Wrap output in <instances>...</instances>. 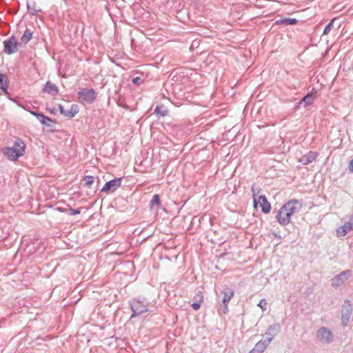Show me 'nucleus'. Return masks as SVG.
<instances>
[{"label":"nucleus","instance_id":"nucleus-1","mask_svg":"<svg viewBox=\"0 0 353 353\" xmlns=\"http://www.w3.org/2000/svg\"><path fill=\"white\" fill-rule=\"evenodd\" d=\"M298 206H301V203L299 200L292 199L288 201L276 212V219L278 222L283 225H288L290 223L292 215L297 210Z\"/></svg>","mask_w":353,"mask_h":353},{"label":"nucleus","instance_id":"nucleus-2","mask_svg":"<svg viewBox=\"0 0 353 353\" xmlns=\"http://www.w3.org/2000/svg\"><path fill=\"white\" fill-rule=\"evenodd\" d=\"M129 305L132 312L130 317V320L148 311L149 303L145 297L137 296L133 298L129 301Z\"/></svg>","mask_w":353,"mask_h":353},{"label":"nucleus","instance_id":"nucleus-3","mask_svg":"<svg viewBox=\"0 0 353 353\" xmlns=\"http://www.w3.org/2000/svg\"><path fill=\"white\" fill-rule=\"evenodd\" d=\"M26 144L21 139L14 141L12 147H6L3 153L9 160L17 161L25 153Z\"/></svg>","mask_w":353,"mask_h":353},{"label":"nucleus","instance_id":"nucleus-4","mask_svg":"<svg viewBox=\"0 0 353 353\" xmlns=\"http://www.w3.org/2000/svg\"><path fill=\"white\" fill-rule=\"evenodd\" d=\"M97 97V92L92 88H81L77 92V98L82 104H92Z\"/></svg>","mask_w":353,"mask_h":353},{"label":"nucleus","instance_id":"nucleus-5","mask_svg":"<svg viewBox=\"0 0 353 353\" xmlns=\"http://www.w3.org/2000/svg\"><path fill=\"white\" fill-rule=\"evenodd\" d=\"M341 325L343 327L347 325L350 321V316L352 313V305L351 301L349 299H346L344 301L341 308Z\"/></svg>","mask_w":353,"mask_h":353},{"label":"nucleus","instance_id":"nucleus-6","mask_svg":"<svg viewBox=\"0 0 353 353\" xmlns=\"http://www.w3.org/2000/svg\"><path fill=\"white\" fill-rule=\"evenodd\" d=\"M41 249L40 244H19V250H21L23 257L29 258Z\"/></svg>","mask_w":353,"mask_h":353},{"label":"nucleus","instance_id":"nucleus-7","mask_svg":"<svg viewBox=\"0 0 353 353\" xmlns=\"http://www.w3.org/2000/svg\"><path fill=\"white\" fill-rule=\"evenodd\" d=\"M281 326L279 323L270 325L265 330V335L267 338L263 340L269 344L273 339L281 332Z\"/></svg>","mask_w":353,"mask_h":353},{"label":"nucleus","instance_id":"nucleus-8","mask_svg":"<svg viewBox=\"0 0 353 353\" xmlns=\"http://www.w3.org/2000/svg\"><path fill=\"white\" fill-rule=\"evenodd\" d=\"M352 271L350 270H347L343 271L340 274L336 275L334 278L331 279L332 285L336 288L340 285H343L345 281H347L350 276Z\"/></svg>","mask_w":353,"mask_h":353},{"label":"nucleus","instance_id":"nucleus-9","mask_svg":"<svg viewBox=\"0 0 353 353\" xmlns=\"http://www.w3.org/2000/svg\"><path fill=\"white\" fill-rule=\"evenodd\" d=\"M316 336L319 340L326 343H330L333 341V334L330 329L326 327H321L316 332Z\"/></svg>","mask_w":353,"mask_h":353},{"label":"nucleus","instance_id":"nucleus-10","mask_svg":"<svg viewBox=\"0 0 353 353\" xmlns=\"http://www.w3.org/2000/svg\"><path fill=\"white\" fill-rule=\"evenodd\" d=\"M123 178L119 177V178H114L105 183L102 189L101 190V192H114L117 190L119 188L121 187V183H122Z\"/></svg>","mask_w":353,"mask_h":353},{"label":"nucleus","instance_id":"nucleus-11","mask_svg":"<svg viewBox=\"0 0 353 353\" xmlns=\"http://www.w3.org/2000/svg\"><path fill=\"white\" fill-rule=\"evenodd\" d=\"M4 52L7 54H11L17 51V41L14 36L10 37L3 41Z\"/></svg>","mask_w":353,"mask_h":353},{"label":"nucleus","instance_id":"nucleus-12","mask_svg":"<svg viewBox=\"0 0 353 353\" xmlns=\"http://www.w3.org/2000/svg\"><path fill=\"white\" fill-rule=\"evenodd\" d=\"M317 97V90L312 88L311 91L308 92L301 99L305 108L311 105L314 103L315 99Z\"/></svg>","mask_w":353,"mask_h":353},{"label":"nucleus","instance_id":"nucleus-13","mask_svg":"<svg viewBox=\"0 0 353 353\" xmlns=\"http://www.w3.org/2000/svg\"><path fill=\"white\" fill-rule=\"evenodd\" d=\"M234 294V291L229 288L228 285H223L221 290V295L223 296L221 303H228L232 299Z\"/></svg>","mask_w":353,"mask_h":353},{"label":"nucleus","instance_id":"nucleus-14","mask_svg":"<svg viewBox=\"0 0 353 353\" xmlns=\"http://www.w3.org/2000/svg\"><path fill=\"white\" fill-rule=\"evenodd\" d=\"M258 203L259 204V205H260V207L261 208L262 212H263L265 214H267V213H269L270 212L271 205L268 201V200H267V199H266L265 195H260L258 197V199H256V205Z\"/></svg>","mask_w":353,"mask_h":353},{"label":"nucleus","instance_id":"nucleus-15","mask_svg":"<svg viewBox=\"0 0 353 353\" xmlns=\"http://www.w3.org/2000/svg\"><path fill=\"white\" fill-rule=\"evenodd\" d=\"M318 155H319L318 152H314V151H310L307 154L303 155L301 157L299 161L303 165H308L310 163H312V161H314L316 159Z\"/></svg>","mask_w":353,"mask_h":353},{"label":"nucleus","instance_id":"nucleus-16","mask_svg":"<svg viewBox=\"0 0 353 353\" xmlns=\"http://www.w3.org/2000/svg\"><path fill=\"white\" fill-rule=\"evenodd\" d=\"M43 92L50 94L52 96H56L59 93V89L54 83L50 81H47L43 88Z\"/></svg>","mask_w":353,"mask_h":353},{"label":"nucleus","instance_id":"nucleus-17","mask_svg":"<svg viewBox=\"0 0 353 353\" xmlns=\"http://www.w3.org/2000/svg\"><path fill=\"white\" fill-rule=\"evenodd\" d=\"M353 224L352 223L347 222L343 225L336 229V234L338 236H344L349 231L352 230Z\"/></svg>","mask_w":353,"mask_h":353},{"label":"nucleus","instance_id":"nucleus-18","mask_svg":"<svg viewBox=\"0 0 353 353\" xmlns=\"http://www.w3.org/2000/svg\"><path fill=\"white\" fill-rule=\"evenodd\" d=\"M268 344L263 340H261L256 343L254 347L250 352V353H263L267 348Z\"/></svg>","mask_w":353,"mask_h":353},{"label":"nucleus","instance_id":"nucleus-19","mask_svg":"<svg viewBox=\"0 0 353 353\" xmlns=\"http://www.w3.org/2000/svg\"><path fill=\"white\" fill-rule=\"evenodd\" d=\"M30 113L33 116L36 117L41 124L46 123V121L52 122V119L50 117L43 114L42 112H36V111H30Z\"/></svg>","mask_w":353,"mask_h":353},{"label":"nucleus","instance_id":"nucleus-20","mask_svg":"<svg viewBox=\"0 0 353 353\" xmlns=\"http://www.w3.org/2000/svg\"><path fill=\"white\" fill-rule=\"evenodd\" d=\"M297 22H298V21L294 18H283V19H280L276 20L275 21V24L276 25L283 24L285 26H289V25H295L297 23Z\"/></svg>","mask_w":353,"mask_h":353},{"label":"nucleus","instance_id":"nucleus-21","mask_svg":"<svg viewBox=\"0 0 353 353\" xmlns=\"http://www.w3.org/2000/svg\"><path fill=\"white\" fill-rule=\"evenodd\" d=\"M79 106L77 104H72L70 110H65L64 116L70 119L73 118L79 112Z\"/></svg>","mask_w":353,"mask_h":353},{"label":"nucleus","instance_id":"nucleus-22","mask_svg":"<svg viewBox=\"0 0 353 353\" xmlns=\"http://www.w3.org/2000/svg\"><path fill=\"white\" fill-rule=\"evenodd\" d=\"M32 34L33 31L30 28H26L21 38V42L25 44L28 43L32 39Z\"/></svg>","mask_w":353,"mask_h":353},{"label":"nucleus","instance_id":"nucleus-23","mask_svg":"<svg viewBox=\"0 0 353 353\" xmlns=\"http://www.w3.org/2000/svg\"><path fill=\"white\" fill-rule=\"evenodd\" d=\"M159 248H161V252L163 250H164L165 253L169 252L170 250H175L176 248V245H174V244H157L154 250L158 249ZM163 254V253L161 252Z\"/></svg>","mask_w":353,"mask_h":353},{"label":"nucleus","instance_id":"nucleus-24","mask_svg":"<svg viewBox=\"0 0 353 353\" xmlns=\"http://www.w3.org/2000/svg\"><path fill=\"white\" fill-rule=\"evenodd\" d=\"M154 205H157L158 208H160L161 206V202L159 194H154L152 200L150 201V208H153Z\"/></svg>","mask_w":353,"mask_h":353},{"label":"nucleus","instance_id":"nucleus-25","mask_svg":"<svg viewBox=\"0 0 353 353\" xmlns=\"http://www.w3.org/2000/svg\"><path fill=\"white\" fill-rule=\"evenodd\" d=\"M59 210L61 212L68 213L70 215H77L81 213V211L79 209H74L70 207L68 209H61L59 208Z\"/></svg>","mask_w":353,"mask_h":353},{"label":"nucleus","instance_id":"nucleus-26","mask_svg":"<svg viewBox=\"0 0 353 353\" xmlns=\"http://www.w3.org/2000/svg\"><path fill=\"white\" fill-rule=\"evenodd\" d=\"M154 113L159 116L164 117L167 114V110H165L163 106L157 105L154 108Z\"/></svg>","mask_w":353,"mask_h":353},{"label":"nucleus","instance_id":"nucleus-27","mask_svg":"<svg viewBox=\"0 0 353 353\" xmlns=\"http://www.w3.org/2000/svg\"><path fill=\"white\" fill-rule=\"evenodd\" d=\"M35 7H36V3L34 1L27 2V9L28 11H30L31 14L34 15L38 12V10H36Z\"/></svg>","mask_w":353,"mask_h":353},{"label":"nucleus","instance_id":"nucleus-28","mask_svg":"<svg viewBox=\"0 0 353 353\" xmlns=\"http://www.w3.org/2000/svg\"><path fill=\"white\" fill-rule=\"evenodd\" d=\"M220 304V308L218 310L219 314H226L229 312L228 309V303H221V302L219 303Z\"/></svg>","mask_w":353,"mask_h":353},{"label":"nucleus","instance_id":"nucleus-29","mask_svg":"<svg viewBox=\"0 0 353 353\" xmlns=\"http://www.w3.org/2000/svg\"><path fill=\"white\" fill-rule=\"evenodd\" d=\"M178 253H179V251L176 248L175 250H171L169 251L168 253H164V255L166 259L170 260L172 257L176 258L178 256Z\"/></svg>","mask_w":353,"mask_h":353},{"label":"nucleus","instance_id":"nucleus-30","mask_svg":"<svg viewBox=\"0 0 353 353\" xmlns=\"http://www.w3.org/2000/svg\"><path fill=\"white\" fill-rule=\"evenodd\" d=\"M94 176L91 175H87L84 177L85 186L90 188L94 183Z\"/></svg>","mask_w":353,"mask_h":353},{"label":"nucleus","instance_id":"nucleus-31","mask_svg":"<svg viewBox=\"0 0 353 353\" xmlns=\"http://www.w3.org/2000/svg\"><path fill=\"white\" fill-rule=\"evenodd\" d=\"M334 19L331 20L325 27L323 30V34H327L330 32V31L333 28V24H334Z\"/></svg>","mask_w":353,"mask_h":353},{"label":"nucleus","instance_id":"nucleus-32","mask_svg":"<svg viewBox=\"0 0 353 353\" xmlns=\"http://www.w3.org/2000/svg\"><path fill=\"white\" fill-rule=\"evenodd\" d=\"M251 191H252V195L254 196V206L256 208V195L257 192H259V190L255 188L254 185L253 184L251 187Z\"/></svg>","mask_w":353,"mask_h":353},{"label":"nucleus","instance_id":"nucleus-33","mask_svg":"<svg viewBox=\"0 0 353 353\" xmlns=\"http://www.w3.org/2000/svg\"><path fill=\"white\" fill-rule=\"evenodd\" d=\"M267 301L265 299H262L260 300L259 303H258V306L261 308L263 311H265L267 309Z\"/></svg>","mask_w":353,"mask_h":353},{"label":"nucleus","instance_id":"nucleus-34","mask_svg":"<svg viewBox=\"0 0 353 353\" xmlns=\"http://www.w3.org/2000/svg\"><path fill=\"white\" fill-rule=\"evenodd\" d=\"M8 85V81L6 76L2 73H0V86H3V85Z\"/></svg>","mask_w":353,"mask_h":353},{"label":"nucleus","instance_id":"nucleus-35","mask_svg":"<svg viewBox=\"0 0 353 353\" xmlns=\"http://www.w3.org/2000/svg\"><path fill=\"white\" fill-rule=\"evenodd\" d=\"M55 124H56V121H54L52 119V122H50V121H46V123H44L43 125H45L46 127L49 128H50V130L53 132L54 131V126H55Z\"/></svg>","mask_w":353,"mask_h":353},{"label":"nucleus","instance_id":"nucleus-36","mask_svg":"<svg viewBox=\"0 0 353 353\" xmlns=\"http://www.w3.org/2000/svg\"><path fill=\"white\" fill-rule=\"evenodd\" d=\"M194 299H195L196 301L202 302L203 299L202 292L199 291L194 296Z\"/></svg>","mask_w":353,"mask_h":353},{"label":"nucleus","instance_id":"nucleus-37","mask_svg":"<svg viewBox=\"0 0 353 353\" xmlns=\"http://www.w3.org/2000/svg\"><path fill=\"white\" fill-rule=\"evenodd\" d=\"M201 302H199V301H194L193 302L192 304H191V307L193 308V310H199L201 307Z\"/></svg>","mask_w":353,"mask_h":353},{"label":"nucleus","instance_id":"nucleus-38","mask_svg":"<svg viewBox=\"0 0 353 353\" xmlns=\"http://www.w3.org/2000/svg\"><path fill=\"white\" fill-rule=\"evenodd\" d=\"M8 85L4 84L3 85V86H0V89L4 94H6V96H10V93L8 91Z\"/></svg>","mask_w":353,"mask_h":353},{"label":"nucleus","instance_id":"nucleus-39","mask_svg":"<svg viewBox=\"0 0 353 353\" xmlns=\"http://www.w3.org/2000/svg\"><path fill=\"white\" fill-rule=\"evenodd\" d=\"M132 81L135 85H139L143 81V80L141 79V77H134L132 79Z\"/></svg>","mask_w":353,"mask_h":353},{"label":"nucleus","instance_id":"nucleus-40","mask_svg":"<svg viewBox=\"0 0 353 353\" xmlns=\"http://www.w3.org/2000/svg\"><path fill=\"white\" fill-rule=\"evenodd\" d=\"M348 170L350 172H353V159L350 161L348 165Z\"/></svg>","mask_w":353,"mask_h":353},{"label":"nucleus","instance_id":"nucleus-41","mask_svg":"<svg viewBox=\"0 0 353 353\" xmlns=\"http://www.w3.org/2000/svg\"><path fill=\"white\" fill-rule=\"evenodd\" d=\"M59 109L60 110V113L64 115L65 110L64 109L63 106L61 105H59Z\"/></svg>","mask_w":353,"mask_h":353},{"label":"nucleus","instance_id":"nucleus-42","mask_svg":"<svg viewBox=\"0 0 353 353\" xmlns=\"http://www.w3.org/2000/svg\"><path fill=\"white\" fill-rule=\"evenodd\" d=\"M303 102L301 101V100H300L298 103H296V104L295 105V109H299L300 108L301 105H303Z\"/></svg>","mask_w":353,"mask_h":353},{"label":"nucleus","instance_id":"nucleus-43","mask_svg":"<svg viewBox=\"0 0 353 353\" xmlns=\"http://www.w3.org/2000/svg\"><path fill=\"white\" fill-rule=\"evenodd\" d=\"M232 254V256H233V254H232L231 252H223V253L220 254H219V257H220V258H223L225 255H226V254Z\"/></svg>","mask_w":353,"mask_h":353},{"label":"nucleus","instance_id":"nucleus-44","mask_svg":"<svg viewBox=\"0 0 353 353\" xmlns=\"http://www.w3.org/2000/svg\"><path fill=\"white\" fill-rule=\"evenodd\" d=\"M7 97H8V99H10V101H15V100H14V99H12V98H11L10 95V96H7Z\"/></svg>","mask_w":353,"mask_h":353},{"label":"nucleus","instance_id":"nucleus-45","mask_svg":"<svg viewBox=\"0 0 353 353\" xmlns=\"http://www.w3.org/2000/svg\"><path fill=\"white\" fill-rule=\"evenodd\" d=\"M250 248H253V244H250Z\"/></svg>","mask_w":353,"mask_h":353},{"label":"nucleus","instance_id":"nucleus-46","mask_svg":"<svg viewBox=\"0 0 353 353\" xmlns=\"http://www.w3.org/2000/svg\"><path fill=\"white\" fill-rule=\"evenodd\" d=\"M353 219V216L351 217L350 220H352Z\"/></svg>","mask_w":353,"mask_h":353}]
</instances>
